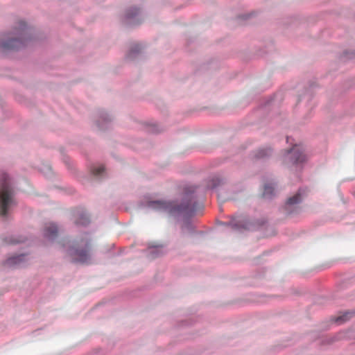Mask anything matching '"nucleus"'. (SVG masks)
<instances>
[{
	"label": "nucleus",
	"mask_w": 355,
	"mask_h": 355,
	"mask_svg": "<svg viewBox=\"0 0 355 355\" xmlns=\"http://www.w3.org/2000/svg\"><path fill=\"white\" fill-rule=\"evenodd\" d=\"M193 191H189L186 193L184 198V202L178 205L174 202L166 201H152L149 203V207L151 208L159 210L167 211L170 214L176 213H187L191 214L196 210V202H193V196L191 193Z\"/></svg>",
	"instance_id": "nucleus-1"
},
{
	"label": "nucleus",
	"mask_w": 355,
	"mask_h": 355,
	"mask_svg": "<svg viewBox=\"0 0 355 355\" xmlns=\"http://www.w3.org/2000/svg\"><path fill=\"white\" fill-rule=\"evenodd\" d=\"M0 187V216H6L15 204L13 191L8 180V175L3 174Z\"/></svg>",
	"instance_id": "nucleus-2"
},
{
	"label": "nucleus",
	"mask_w": 355,
	"mask_h": 355,
	"mask_svg": "<svg viewBox=\"0 0 355 355\" xmlns=\"http://www.w3.org/2000/svg\"><path fill=\"white\" fill-rule=\"evenodd\" d=\"M90 245L87 239H81L69 250L71 261L76 263H87L90 258Z\"/></svg>",
	"instance_id": "nucleus-3"
},
{
	"label": "nucleus",
	"mask_w": 355,
	"mask_h": 355,
	"mask_svg": "<svg viewBox=\"0 0 355 355\" xmlns=\"http://www.w3.org/2000/svg\"><path fill=\"white\" fill-rule=\"evenodd\" d=\"M26 26L24 21L19 22V28L15 29L16 37H9L8 40L2 43V47L5 49L15 50L21 48L24 44V35Z\"/></svg>",
	"instance_id": "nucleus-4"
},
{
	"label": "nucleus",
	"mask_w": 355,
	"mask_h": 355,
	"mask_svg": "<svg viewBox=\"0 0 355 355\" xmlns=\"http://www.w3.org/2000/svg\"><path fill=\"white\" fill-rule=\"evenodd\" d=\"M305 159L304 149L300 145H295L291 150L286 151L283 156V162L286 165L302 163Z\"/></svg>",
	"instance_id": "nucleus-5"
},
{
	"label": "nucleus",
	"mask_w": 355,
	"mask_h": 355,
	"mask_svg": "<svg viewBox=\"0 0 355 355\" xmlns=\"http://www.w3.org/2000/svg\"><path fill=\"white\" fill-rule=\"evenodd\" d=\"M44 236L49 239H53L58 235V227L53 223L46 224L44 230Z\"/></svg>",
	"instance_id": "nucleus-6"
},
{
	"label": "nucleus",
	"mask_w": 355,
	"mask_h": 355,
	"mask_svg": "<svg viewBox=\"0 0 355 355\" xmlns=\"http://www.w3.org/2000/svg\"><path fill=\"white\" fill-rule=\"evenodd\" d=\"M26 259V256L24 254H20L17 256H13L12 257L8 258L5 262V265L8 267H12L15 266H19L22 261Z\"/></svg>",
	"instance_id": "nucleus-7"
},
{
	"label": "nucleus",
	"mask_w": 355,
	"mask_h": 355,
	"mask_svg": "<svg viewBox=\"0 0 355 355\" xmlns=\"http://www.w3.org/2000/svg\"><path fill=\"white\" fill-rule=\"evenodd\" d=\"M76 224L80 225H87L89 223L90 220L86 213L83 211H78L76 214Z\"/></svg>",
	"instance_id": "nucleus-8"
},
{
	"label": "nucleus",
	"mask_w": 355,
	"mask_h": 355,
	"mask_svg": "<svg viewBox=\"0 0 355 355\" xmlns=\"http://www.w3.org/2000/svg\"><path fill=\"white\" fill-rule=\"evenodd\" d=\"M272 150L270 148H264L259 149L256 154L255 157L257 159L265 158L271 155Z\"/></svg>",
	"instance_id": "nucleus-9"
},
{
	"label": "nucleus",
	"mask_w": 355,
	"mask_h": 355,
	"mask_svg": "<svg viewBox=\"0 0 355 355\" xmlns=\"http://www.w3.org/2000/svg\"><path fill=\"white\" fill-rule=\"evenodd\" d=\"M274 191L275 189L272 184H266L263 187V196L265 198H270L273 195Z\"/></svg>",
	"instance_id": "nucleus-10"
},
{
	"label": "nucleus",
	"mask_w": 355,
	"mask_h": 355,
	"mask_svg": "<svg viewBox=\"0 0 355 355\" xmlns=\"http://www.w3.org/2000/svg\"><path fill=\"white\" fill-rule=\"evenodd\" d=\"M352 314V313L351 312H345L341 315L336 317L335 318V322H336L338 324H342L344 322L348 320L350 318Z\"/></svg>",
	"instance_id": "nucleus-11"
},
{
	"label": "nucleus",
	"mask_w": 355,
	"mask_h": 355,
	"mask_svg": "<svg viewBox=\"0 0 355 355\" xmlns=\"http://www.w3.org/2000/svg\"><path fill=\"white\" fill-rule=\"evenodd\" d=\"M301 195L300 193H297L293 197L290 198L287 200V205H293L301 201Z\"/></svg>",
	"instance_id": "nucleus-12"
},
{
	"label": "nucleus",
	"mask_w": 355,
	"mask_h": 355,
	"mask_svg": "<svg viewBox=\"0 0 355 355\" xmlns=\"http://www.w3.org/2000/svg\"><path fill=\"white\" fill-rule=\"evenodd\" d=\"M91 171L93 175L98 176L104 172L105 168L103 166H93Z\"/></svg>",
	"instance_id": "nucleus-13"
},
{
	"label": "nucleus",
	"mask_w": 355,
	"mask_h": 355,
	"mask_svg": "<svg viewBox=\"0 0 355 355\" xmlns=\"http://www.w3.org/2000/svg\"><path fill=\"white\" fill-rule=\"evenodd\" d=\"M220 180L218 178H213L211 181V184L209 185V187L214 189L220 185Z\"/></svg>",
	"instance_id": "nucleus-14"
},
{
	"label": "nucleus",
	"mask_w": 355,
	"mask_h": 355,
	"mask_svg": "<svg viewBox=\"0 0 355 355\" xmlns=\"http://www.w3.org/2000/svg\"><path fill=\"white\" fill-rule=\"evenodd\" d=\"M140 51V47L138 44L135 45L130 51L129 56L135 52H139Z\"/></svg>",
	"instance_id": "nucleus-15"
},
{
	"label": "nucleus",
	"mask_w": 355,
	"mask_h": 355,
	"mask_svg": "<svg viewBox=\"0 0 355 355\" xmlns=\"http://www.w3.org/2000/svg\"><path fill=\"white\" fill-rule=\"evenodd\" d=\"M135 15H136V13H135V14H132V13H130L129 11L127 12V17H128V18H131V17H132Z\"/></svg>",
	"instance_id": "nucleus-16"
},
{
	"label": "nucleus",
	"mask_w": 355,
	"mask_h": 355,
	"mask_svg": "<svg viewBox=\"0 0 355 355\" xmlns=\"http://www.w3.org/2000/svg\"><path fill=\"white\" fill-rule=\"evenodd\" d=\"M18 242H19L18 241H12L10 242V243H17Z\"/></svg>",
	"instance_id": "nucleus-17"
}]
</instances>
